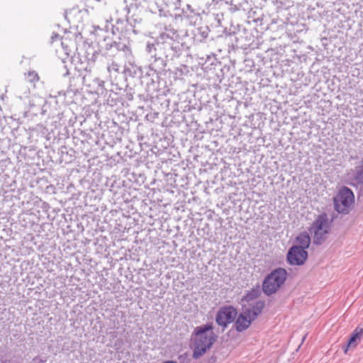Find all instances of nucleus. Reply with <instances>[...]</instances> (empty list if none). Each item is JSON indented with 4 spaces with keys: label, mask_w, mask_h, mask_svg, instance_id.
Returning <instances> with one entry per match:
<instances>
[{
    "label": "nucleus",
    "mask_w": 363,
    "mask_h": 363,
    "mask_svg": "<svg viewBox=\"0 0 363 363\" xmlns=\"http://www.w3.org/2000/svg\"><path fill=\"white\" fill-rule=\"evenodd\" d=\"M264 307V301H256L252 303L242 305L243 311L252 319H255L262 311Z\"/></svg>",
    "instance_id": "obj_8"
},
{
    "label": "nucleus",
    "mask_w": 363,
    "mask_h": 363,
    "mask_svg": "<svg viewBox=\"0 0 363 363\" xmlns=\"http://www.w3.org/2000/svg\"><path fill=\"white\" fill-rule=\"evenodd\" d=\"M113 45H114L115 46H117V44H116V42H114V43H113Z\"/></svg>",
    "instance_id": "obj_20"
},
{
    "label": "nucleus",
    "mask_w": 363,
    "mask_h": 363,
    "mask_svg": "<svg viewBox=\"0 0 363 363\" xmlns=\"http://www.w3.org/2000/svg\"><path fill=\"white\" fill-rule=\"evenodd\" d=\"M28 80L30 82H35L39 80V76L35 71H30L28 73Z\"/></svg>",
    "instance_id": "obj_14"
},
{
    "label": "nucleus",
    "mask_w": 363,
    "mask_h": 363,
    "mask_svg": "<svg viewBox=\"0 0 363 363\" xmlns=\"http://www.w3.org/2000/svg\"><path fill=\"white\" fill-rule=\"evenodd\" d=\"M112 18L110 17L108 19H106V22H108V21H112Z\"/></svg>",
    "instance_id": "obj_19"
},
{
    "label": "nucleus",
    "mask_w": 363,
    "mask_h": 363,
    "mask_svg": "<svg viewBox=\"0 0 363 363\" xmlns=\"http://www.w3.org/2000/svg\"><path fill=\"white\" fill-rule=\"evenodd\" d=\"M253 320L254 319L250 318L242 311L235 321V329L238 332H242L248 328Z\"/></svg>",
    "instance_id": "obj_10"
},
{
    "label": "nucleus",
    "mask_w": 363,
    "mask_h": 363,
    "mask_svg": "<svg viewBox=\"0 0 363 363\" xmlns=\"http://www.w3.org/2000/svg\"><path fill=\"white\" fill-rule=\"evenodd\" d=\"M238 315L236 309L233 306H225L219 309L216 314V321L218 325L226 328L233 323Z\"/></svg>",
    "instance_id": "obj_6"
},
{
    "label": "nucleus",
    "mask_w": 363,
    "mask_h": 363,
    "mask_svg": "<svg viewBox=\"0 0 363 363\" xmlns=\"http://www.w3.org/2000/svg\"><path fill=\"white\" fill-rule=\"evenodd\" d=\"M363 337V328L357 326L352 333L347 344L343 347L344 352L347 354L350 349H354L361 342Z\"/></svg>",
    "instance_id": "obj_9"
},
{
    "label": "nucleus",
    "mask_w": 363,
    "mask_h": 363,
    "mask_svg": "<svg viewBox=\"0 0 363 363\" xmlns=\"http://www.w3.org/2000/svg\"><path fill=\"white\" fill-rule=\"evenodd\" d=\"M296 242L298 244V247H301L306 250L310 245L311 238L308 233L304 232L297 236Z\"/></svg>",
    "instance_id": "obj_11"
},
{
    "label": "nucleus",
    "mask_w": 363,
    "mask_h": 363,
    "mask_svg": "<svg viewBox=\"0 0 363 363\" xmlns=\"http://www.w3.org/2000/svg\"><path fill=\"white\" fill-rule=\"evenodd\" d=\"M211 325H204L196 327L194 330L196 335L193 357L198 359L210 349L216 340V336L211 331Z\"/></svg>",
    "instance_id": "obj_1"
},
{
    "label": "nucleus",
    "mask_w": 363,
    "mask_h": 363,
    "mask_svg": "<svg viewBox=\"0 0 363 363\" xmlns=\"http://www.w3.org/2000/svg\"><path fill=\"white\" fill-rule=\"evenodd\" d=\"M333 203L334 208L337 213L347 214L354 203V194L350 189L343 186L333 198Z\"/></svg>",
    "instance_id": "obj_4"
},
{
    "label": "nucleus",
    "mask_w": 363,
    "mask_h": 363,
    "mask_svg": "<svg viewBox=\"0 0 363 363\" xmlns=\"http://www.w3.org/2000/svg\"><path fill=\"white\" fill-rule=\"evenodd\" d=\"M308 257L307 252L297 245L291 247L287 253V260L291 265H302Z\"/></svg>",
    "instance_id": "obj_7"
},
{
    "label": "nucleus",
    "mask_w": 363,
    "mask_h": 363,
    "mask_svg": "<svg viewBox=\"0 0 363 363\" xmlns=\"http://www.w3.org/2000/svg\"><path fill=\"white\" fill-rule=\"evenodd\" d=\"M354 179L362 184L361 190L363 191V158L358 162L354 168Z\"/></svg>",
    "instance_id": "obj_12"
},
{
    "label": "nucleus",
    "mask_w": 363,
    "mask_h": 363,
    "mask_svg": "<svg viewBox=\"0 0 363 363\" xmlns=\"http://www.w3.org/2000/svg\"><path fill=\"white\" fill-rule=\"evenodd\" d=\"M179 34L177 30L170 26H164V31L162 32L157 38L158 44H164L169 46L170 49L178 54L181 51V44L179 42Z\"/></svg>",
    "instance_id": "obj_5"
},
{
    "label": "nucleus",
    "mask_w": 363,
    "mask_h": 363,
    "mask_svg": "<svg viewBox=\"0 0 363 363\" xmlns=\"http://www.w3.org/2000/svg\"><path fill=\"white\" fill-rule=\"evenodd\" d=\"M60 35L57 34V33H53L52 37H51V40H52V43H53L55 40H58L60 39Z\"/></svg>",
    "instance_id": "obj_18"
},
{
    "label": "nucleus",
    "mask_w": 363,
    "mask_h": 363,
    "mask_svg": "<svg viewBox=\"0 0 363 363\" xmlns=\"http://www.w3.org/2000/svg\"><path fill=\"white\" fill-rule=\"evenodd\" d=\"M119 65L116 63V62H112L111 65H110L108 67V71L109 72H111L112 71L113 72H118L119 71Z\"/></svg>",
    "instance_id": "obj_16"
},
{
    "label": "nucleus",
    "mask_w": 363,
    "mask_h": 363,
    "mask_svg": "<svg viewBox=\"0 0 363 363\" xmlns=\"http://www.w3.org/2000/svg\"><path fill=\"white\" fill-rule=\"evenodd\" d=\"M126 23H127L126 21H124L122 20H118L116 25L114 26L113 27L118 31L120 29L119 26H122L123 24Z\"/></svg>",
    "instance_id": "obj_17"
},
{
    "label": "nucleus",
    "mask_w": 363,
    "mask_h": 363,
    "mask_svg": "<svg viewBox=\"0 0 363 363\" xmlns=\"http://www.w3.org/2000/svg\"><path fill=\"white\" fill-rule=\"evenodd\" d=\"M287 272L283 268L274 269L263 281L262 291L267 296L275 294L284 284Z\"/></svg>",
    "instance_id": "obj_2"
},
{
    "label": "nucleus",
    "mask_w": 363,
    "mask_h": 363,
    "mask_svg": "<svg viewBox=\"0 0 363 363\" xmlns=\"http://www.w3.org/2000/svg\"><path fill=\"white\" fill-rule=\"evenodd\" d=\"M146 50L152 56L156 55V53H155L156 48L153 43H147V46H146Z\"/></svg>",
    "instance_id": "obj_15"
},
{
    "label": "nucleus",
    "mask_w": 363,
    "mask_h": 363,
    "mask_svg": "<svg viewBox=\"0 0 363 363\" xmlns=\"http://www.w3.org/2000/svg\"><path fill=\"white\" fill-rule=\"evenodd\" d=\"M329 231L328 218L325 213L320 214L309 228V232L313 235V244L316 245H321L325 240Z\"/></svg>",
    "instance_id": "obj_3"
},
{
    "label": "nucleus",
    "mask_w": 363,
    "mask_h": 363,
    "mask_svg": "<svg viewBox=\"0 0 363 363\" xmlns=\"http://www.w3.org/2000/svg\"><path fill=\"white\" fill-rule=\"evenodd\" d=\"M258 296V292L256 290H252L248 292L241 300L242 305L251 303L250 301H252Z\"/></svg>",
    "instance_id": "obj_13"
}]
</instances>
